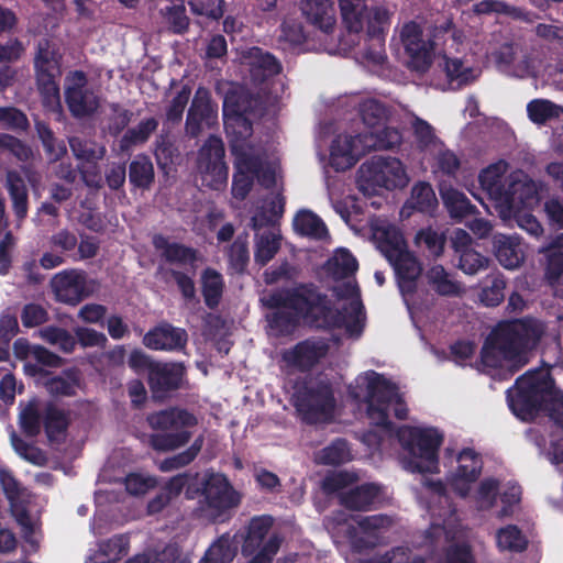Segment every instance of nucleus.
<instances>
[{
  "label": "nucleus",
  "mask_w": 563,
  "mask_h": 563,
  "mask_svg": "<svg viewBox=\"0 0 563 563\" xmlns=\"http://www.w3.org/2000/svg\"><path fill=\"white\" fill-rule=\"evenodd\" d=\"M273 523L274 519L269 515L255 516L250 520L242 543V554L244 556H251L261 549Z\"/></svg>",
  "instance_id": "obj_26"
},
{
  "label": "nucleus",
  "mask_w": 563,
  "mask_h": 563,
  "mask_svg": "<svg viewBox=\"0 0 563 563\" xmlns=\"http://www.w3.org/2000/svg\"><path fill=\"white\" fill-rule=\"evenodd\" d=\"M295 231L314 240H323L329 235L328 228L320 217L310 210H301L294 218Z\"/></svg>",
  "instance_id": "obj_36"
},
{
  "label": "nucleus",
  "mask_w": 563,
  "mask_h": 563,
  "mask_svg": "<svg viewBox=\"0 0 563 563\" xmlns=\"http://www.w3.org/2000/svg\"><path fill=\"white\" fill-rule=\"evenodd\" d=\"M457 461L460 465L456 470V477L467 483L477 481L482 472V460L478 454L473 449H463Z\"/></svg>",
  "instance_id": "obj_47"
},
{
  "label": "nucleus",
  "mask_w": 563,
  "mask_h": 563,
  "mask_svg": "<svg viewBox=\"0 0 563 563\" xmlns=\"http://www.w3.org/2000/svg\"><path fill=\"white\" fill-rule=\"evenodd\" d=\"M158 124L157 119L147 118L140 121L136 126L128 129L119 141L120 150L126 152L135 145L146 143L152 133L157 130Z\"/></svg>",
  "instance_id": "obj_37"
},
{
  "label": "nucleus",
  "mask_w": 563,
  "mask_h": 563,
  "mask_svg": "<svg viewBox=\"0 0 563 563\" xmlns=\"http://www.w3.org/2000/svg\"><path fill=\"white\" fill-rule=\"evenodd\" d=\"M236 555V549L231 544L229 537L221 536L207 550L203 563H231Z\"/></svg>",
  "instance_id": "obj_55"
},
{
  "label": "nucleus",
  "mask_w": 563,
  "mask_h": 563,
  "mask_svg": "<svg viewBox=\"0 0 563 563\" xmlns=\"http://www.w3.org/2000/svg\"><path fill=\"white\" fill-rule=\"evenodd\" d=\"M454 24L451 20L434 25L428 37L416 21L406 22L400 30V40L408 55V67L417 73H427L432 65L434 49L445 35L452 33Z\"/></svg>",
  "instance_id": "obj_9"
},
{
  "label": "nucleus",
  "mask_w": 563,
  "mask_h": 563,
  "mask_svg": "<svg viewBox=\"0 0 563 563\" xmlns=\"http://www.w3.org/2000/svg\"><path fill=\"white\" fill-rule=\"evenodd\" d=\"M19 426L22 432L29 438H35L41 433L42 415L38 410L36 399L27 401L26 405L20 404Z\"/></svg>",
  "instance_id": "obj_46"
},
{
  "label": "nucleus",
  "mask_w": 563,
  "mask_h": 563,
  "mask_svg": "<svg viewBox=\"0 0 563 563\" xmlns=\"http://www.w3.org/2000/svg\"><path fill=\"white\" fill-rule=\"evenodd\" d=\"M390 12L383 5H375L367 10L365 22L367 25L366 34L371 41L376 42L379 51L373 52L367 49L364 54L365 58L382 64L386 58L384 54L385 36L390 25Z\"/></svg>",
  "instance_id": "obj_18"
},
{
  "label": "nucleus",
  "mask_w": 563,
  "mask_h": 563,
  "mask_svg": "<svg viewBox=\"0 0 563 563\" xmlns=\"http://www.w3.org/2000/svg\"><path fill=\"white\" fill-rule=\"evenodd\" d=\"M224 156L225 148L221 137L210 135L197 154V172L203 187L221 190L227 186L229 167Z\"/></svg>",
  "instance_id": "obj_12"
},
{
  "label": "nucleus",
  "mask_w": 563,
  "mask_h": 563,
  "mask_svg": "<svg viewBox=\"0 0 563 563\" xmlns=\"http://www.w3.org/2000/svg\"><path fill=\"white\" fill-rule=\"evenodd\" d=\"M342 23L349 33L358 34L364 30L368 10L366 0H338Z\"/></svg>",
  "instance_id": "obj_31"
},
{
  "label": "nucleus",
  "mask_w": 563,
  "mask_h": 563,
  "mask_svg": "<svg viewBox=\"0 0 563 563\" xmlns=\"http://www.w3.org/2000/svg\"><path fill=\"white\" fill-rule=\"evenodd\" d=\"M153 245L157 251H161V257L168 264L194 266L198 261V252L196 249L178 242H169L164 235H155Z\"/></svg>",
  "instance_id": "obj_23"
},
{
  "label": "nucleus",
  "mask_w": 563,
  "mask_h": 563,
  "mask_svg": "<svg viewBox=\"0 0 563 563\" xmlns=\"http://www.w3.org/2000/svg\"><path fill=\"white\" fill-rule=\"evenodd\" d=\"M130 540L124 534H115L110 539L102 541L99 545V556L104 560L100 563H115L125 556L129 552Z\"/></svg>",
  "instance_id": "obj_51"
},
{
  "label": "nucleus",
  "mask_w": 563,
  "mask_h": 563,
  "mask_svg": "<svg viewBox=\"0 0 563 563\" xmlns=\"http://www.w3.org/2000/svg\"><path fill=\"white\" fill-rule=\"evenodd\" d=\"M506 280L501 274L492 276L490 284L482 288L481 302L486 307H497L505 298Z\"/></svg>",
  "instance_id": "obj_59"
},
{
  "label": "nucleus",
  "mask_w": 563,
  "mask_h": 563,
  "mask_svg": "<svg viewBox=\"0 0 563 563\" xmlns=\"http://www.w3.org/2000/svg\"><path fill=\"white\" fill-rule=\"evenodd\" d=\"M262 301L268 309H289L316 328L333 330L346 325L345 314L333 308L328 295L314 283H298L292 287L272 290Z\"/></svg>",
  "instance_id": "obj_3"
},
{
  "label": "nucleus",
  "mask_w": 563,
  "mask_h": 563,
  "mask_svg": "<svg viewBox=\"0 0 563 563\" xmlns=\"http://www.w3.org/2000/svg\"><path fill=\"white\" fill-rule=\"evenodd\" d=\"M379 249L388 262L408 252L407 244L401 232L395 228L386 229L383 232L379 241Z\"/></svg>",
  "instance_id": "obj_52"
},
{
  "label": "nucleus",
  "mask_w": 563,
  "mask_h": 563,
  "mask_svg": "<svg viewBox=\"0 0 563 563\" xmlns=\"http://www.w3.org/2000/svg\"><path fill=\"white\" fill-rule=\"evenodd\" d=\"M496 541L499 551L520 553L527 550L528 539L516 525H508L497 530Z\"/></svg>",
  "instance_id": "obj_41"
},
{
  "label": "nucleus",
  "mask_w": 563,
  "mask_h": 563,
  "mask_svg": "<svg viewBox=\"0 0 563 563\" xmlns=\"http://www.w3.org/2000/svg\"><path fill=\"white\" fill-rule=\"evenodd\" d=\"M65 102L76 119L93 115L100 108L99 97L87 88L88 78L84 70H74L66 76Z\"/></svg>",
  "instance_id": "obj_13"
},
{
  "label": "nucleus",
  "mask_w": 563,
  "mask_h": 563,
  "mask_svg": "<svg viewBox=\"0 0 563 563\" xmlns=\"http://www.w3.org/2000/svg\"><path fill=\"white\" fill-rule=\"evenodd\" d=\"M488 257L482 255L474 249L463 251L459 254V268L467 275H475L488 267Z\"/></svg>",
  "instance_id": "obj_64"
},
{
  "label": "nucleus",
  "mask_w": 563,
  "mask_h": 563,
  "mask_svg": "<svg viewBox=\"0 0 563 563\" xmlns=\"http://www.w3.org/2000/svg\"><path fill=\"white\" fill-rule=\"evenodd\" d=\"M389 263L395 269L401 292L413 294L417 289V279L422 272L418 260L408 251Z\"/></svg>",
  "instance_id": "obj_24"
},
{
  "label": "nucleus",
  "mask_w": 563,
  "mask_h": 563,
  "mask_svg": "<svg viewBox=\"0 0 563 563\" xmlns=\"http://www.w3.org/2000/svg\"><path fill=\"white\" fill-rule=\"evenodd\" d=\"M474 11L478 14H504L514 20H519L527 23H532L536 19V14L533 12L499 0H483L475 4Z\"/></svg>",
  "instance_id": "obj_35"
},
{
  "label": "nucleus",
  "mask_w": 563,
  "mask_h": 563,
  "mask_svg": "<svg viewBox=\"0 0 563 563\" xmlns=\"http://www.w3.org/2000/svg\"><path fill=\"white\" fill-rule=\"evenodd\" d=\"M200 282L205 305L211 310L218 308L224 291L223 276L214 268L207 267L201 273Z\"/></svg>",
  "instance_id": "obj_34"
},
{
  "label": "nucleus",
  "mask_w": 563,
  "mask_h": 563,
  "mask_svg": "<svg viewBox=\"0 0 563 563\" xmlns=\"http://www.w3.org/2000/svg\"><path fill=\"white\" fill-rule=\"evenodd\" d=\"M280 249L279 239L272 232L256 234L254 261L260 266L271 262Z\"/></svg>",
  "instance_id": "obj_50"
},
{
  "label": "nucleus",
  "mask_w": 563,
  "mask_h": 563,
  "mask_svg": "<svg viewBox=\"0 0 563 563\" xmlns=\"http://www.w3.org/2000/svg\"><path fill=\"white\" fill-rule=\"evenodd\" d=\"M10 441L15 453L20 455L23 460L37 466H42L45 464L46 457L43 451L40 448L27 443L14 431H12L10 435Z\"/></svg>",
  "instance_id": "obj_58"
},
{
  "label": "nucleus",
  "mask_w": 563,
  "mask_h": 563,
  "mask_svg": "<svg viewBox=\"0 0 563 563\" xmlns=\"http://www.w3.org/2000/svg\"><path fill=\"white\" fill-rule=\"evenodd\" d=\"M30 123L26 114L15 107H0V126L7 130L25 131Z\"/></svg>",
  "instance_id": "obj_63"
},
{
  "label": "nucleus",
  "mask_w": 563,
  "mask_h": 563,
  "mask_svg": "<svg viewBox=\"0 0 563 563\" xmlns=\"http://www.w3.org/2000/svg\"><path fill=\"white\" fill-rule=\"evenodd\" d=\"M147 383L153 397L166 399L187 383V368L181 362H157L151 367Z\"/></svg>",
  "instance_id": "obj_14"
},
{
  "label": "nucleus",
  "mask_w": 563,
  "mask_h": 563,
  "mask_svg": "<svg viewBox=\"0 0 563 563\" xmlns=\"http://www.w3.org/2000/svg\"><path fill=\"white\" fill-rule=\"evenodd\" d=\"M253 97L244 89H229L223 99V117L252 112Z\"/></svg>",
  "instance_id": "obj_44"
},
{
  "label": "nucleus",
  "mask_w": 563,
  "mask_h": 563,
  "mask_svg": "<svg viewBox=\"0 0 563 563\" xmlns=\"http://www.w3.org/2000/svg\"><path fill=\"white\" fill-rule=\"evenodd\" d=\"M300 10L306 20L325 34H331L336 24L331 0H301Z\"/></svg>",
  "instance_id": "obj_21"
},
{
  "label": "nucleus",
  "mask_w": 563,
  "mask_h": 563,
  "mask_svg": "<svg viewBox=\"0 0 563 563\" xmlns=\"http://www.w3.org/2000/svg\"><path fill=\"white\" fill-rule=\"evenodd\" d=\"M250 262L246 238L238 236L229 250V263L236 273H244Z\"/></svg>",
  "instance_id": "obj_60"
},
{
  "label": "nucleus",
  "mask_w": 563,
  "mask_h": 563,
  "mask_svg": "<svg viewBox=\"0 0 563 563\" xmlns=\"http://www.w3.org/2000/svg\"><path fill=\"white\" fill-rule=\"evenodd\" d=\"M231 154L234 156V169L243 174L260 176L263 162L260 156L246 151L245 145L232 142L230 144Z\"/></svg>",
  "instance_id": "obj_42"
},
{
  "label": "nucleus",
  "mask_w": 563,
  "mask_h": 563,
  "mask_svg": "<svg viewBox=\"0 0 563 563\" xmlns=\"http://www.w3.org/2000/svg\"><path fill=\"white\" fill-rule=\"evenodd\" d=\"M544 254V278L554 286L563 277V233L542 247Z\"/></svg>",
  "instance_id": "obj_27"
},
{
  "label": "nucleus",
  "mask_w": 563,
  "mask_h": 563,
  "mask_svg": "<svg viewBox=\"0 0 563 563\" xmlns=\"http://www.w3.org/2000/svg\"><path fill=\"white\" fill-rule=\"evenodd\" d=\"M382 486L376 483H363L339 494V503L345 509L369 511L379 503Z\"/></svg>",
  "instance_id": "obj_20"
},
{
  "label": "nucleus",
  "mask_w": 563,
  "mask_h": 563,
  "mask_svg": "<svg viewBox=\"0 0 563 563\" xmlns=\"http://www.w3.org/2000/svg\"><path fill=\"white\" fill-rule=\"evenodd\" d=\"M294 389L292 405L303 423L317 426L333 421L336 399L331 382L310 377L297 383Z\"/></svg>",
  "instance_id": "obj_5"
},
{
  "label": "nucleus",
  "mask_w": 563,
  "mask_h": 563,
  "mask_svg": "<svg viewBox=\"0 0 563 563\" xmlns=\"http://www.w3.org/2000/svg\"><path fill=\"white\" fill-rule=\"evenodd\" d=\"M307 36L302 23L296 19H286L280 25L279 41L296 47L305 43Z\"/></svg>",
  "instance_id": "obj_62"
},
{
  "label": "nucleus",
  "mask_w": 563,
  "mask_h": 563,
  "mask_svg": "<svg viewBox=\"0 0 563 563\" xmlns=\"http://www.w3.org/2000/svg\"><path fill=\"white\" fill-rule=\"evenodd\" d=\"M7 189L12 201V209L18 220H23L29 210V192L25 181L16 170L7 173Z\"/></svg>",
  "instance_id": "obj_29"
},
{
  "label": "nucleus",
  "mask_w": 563,
  "mask_h": 563,
  "mask_svg": "<svg viewBox=\"0 0 563 563\" xmlns=\"http://www.w3.org/2000/svg\"><path fill=\"white\" fill-rule=\"evenodd\" d=\"M70 424L69 411L57 407L54 402L46 404L43 411V427L51 443H62Z\"/></svg>",
  "instance_id": "obj_25"
},
{
  "label": "nucleus",
  "mask_w": 563,
  "mask_h": 563,
  "mask_svg": "<svg viewBox=\"0 0 563 563\" xmlns=\"http://www.w3.org/2000/svg\"><path fill=\"white\" fill-rule=\"evenodd\" d=\"M155 180V170L151 157L137 154L129 165V183L135 189L148 190Z\"/></svg>",
  "instance_id": "obj_32"
},
{
  "label": "nucleus",
  "mask_w": 563,
  "mask_h": 563,
  "mask_svg": "<svg viewBox=\"0 0 563 563\" xmlns=\"http://www.w3.org/2000/svg\"><path fill=\"white\" fill-rule=\"evenodd\" d=\"M360 114L366 126L375 128L388 118L389 111L383 102L367 99L360 104Z\"/></svg>",
  "instance_id": "obj_56"
},
{
  "label": "nucleus",
  "mask_w": 563,
  "mask_h": 563,
  "mask_svg": "<svg viewBox=\"0 0 563 563\" xmlns=\"http://www.w3.org/2000/svg\"><path fill=\"white\" fill-rule=\"evenodd\" d=\"M443 69L446 75L448 81L454 88H462L474 81L475 76L472 67L465 66L460 58H451L446 55L443 56Z\"/></svg>",
  "instance_id": "obj_45"
},
{
  "label": "nucleus",
  "mask_w": 563,
  "mask_h": 563,
  "mask_svg": "<svg viewBox=\"0 0 563 563\" xmlns=\"http://www.w3.org/2000/svg\"><path fill=\"white\" fill-rule=\"evenodd\" d=\"M218 121V106L212 102L210 92L205 88H198L191 101L186 118V133L190 137H197L203 125L211 128Z\"/></svg>",
  "instance_id": "obj_17"
},
{
  "label": "nucleus",
  "mask_w": 563,
  "mask_h": 563,
  "mask_svg": "<svg viewBox=\"0 0 563 563\" xmlns=\"http://www.w3.org/2000/svg\"><path fill=\"white\" fill-rule=\"evenodd\" d=\"M203 435L197 437L188 449L161 461L158 464V470L161 472L167 473L189 465L196 460V457L200 453L203 446Z\"/></svg>",
  "instance_id": "obj_43"
},
{
  "label": "nucleus",
  "mask_w": 563,
  "mask_h": 563,
  "mask_svg": "<svg viewBox=\"0 0 563 563\" xmlns=\"http://www.w3.org/2000/svg\"><path fill=\"white\" fill-rule=\"evenodd\" d=\"M223 118L224 129L228 136H233V139H231L229 143L231 144L232 142H236L239 144H243L244 146L246 140L251 137L253 134V123L247 118V114L229 115Z\"/></svg>",
  "instance_id": "obj_49"
},
{
  "label": "nucleus",
  "mask_w": 563,
  "mask_h": 563,
  "mask_svg": "<svg viewBox=\"0 0 563 563\" xmlns=\"http://www.w3.org/2000/svg\"><path fill=\"white\" fill-rule=\"evenodd\" d=\"M78 385V375L76 369H66L63 375H56L48 378L44 386L49 395L58 397H71L76 394V386Z\"/></svg>",
  "instance_id": "obj_48"
},
{
  "label": "nucleus",
  "mask_w": 563,
  "mask_h": 563,
  "mask_svg": "<svg viewBox=\"0 0 563 563\" xmlns=\"http://www.w3.org/2000/svg\"><path fill=\"white\" fill-rule=\"evenodd\" d=\"M428 284L440 296L453 297L461 294V286L452 280L442 265L431 266L426 274Z\"/></svg>",
  "instance_id": "obj_38"
},
{
  "label": "nucleus",
  "mask_w": 563,
  "mask_h": 563,
  "mask_svg": "<svg viewBox=\"0 0 563 563\" xmlns=\"http://www.w3.org/2000/svg\"><path fill=\"white\" fill-rule=\"evenodd\" d=\"M543 333V323L534 318L500 321L482 345L481 363L485 367L499 368L503 362H508L511 374H515L527 364L528 353L539 344Z\"/></svg>",
  "instance_id": "obj_2"
},
{
  "label": "nucleus",
  "mask_w": 563,
  "mask_h": 563,
  "mask_svg": "<svg viewBox=\"0 0 563 563\" xmlns=\"http://www.w3.org/2000/svg\"><path fill=\"white\" fill-rule=\"evenodd\" d=\"M506 396L509 408L520 419H532L542 411L563 429V391L555 387L549 372H527L516 379Z\"/></svg>",
  "instance_id": "obj_4"
},
{
  "label": "nucleus",
  "mask_w": 563,
  "mask_h": 563,
  "mask_svg": "<svg viewBox=\"0 0 563 563\" xmlns=\"http://www.w3.org/2000/svg\"><path fill=\"white\" fill-rule=\"evenodd\" d=\"M51 287L57 301L71 306L78 305L93 291L89 287L87 274L75 268L55 274L51 280Z\"/></svg>",
  "instance_id": "obj_16"
},
{
  "label": "nucleus",
  "mask_w": 563,
  "mask_h": 563,
  "mask_svg": "<svg viewBox=\"0 0 563 563\" xmlns=\"http://www.w3.org/2000/svg\"><path fill=\"white\" fill-rule=\"evenodd\" d=\"M440 195L450 217L456 221L477 212L466 195L453 187L441 188Z\"/></svg>",
  "instance_id": "obj_33"
},
{
  "label": "nucleus",
  "mask_w": 563,
  "mask_h": 563,
  "mask_svg": "<svg viewBox=\"0 0 563 563\" xmlns=\"http://www.w3.org/2000/svg\"><path fill=\"white\" fill-rule=\"evenodd\" d=\"M336 297L339 299H351L347 308H345V324L343 328L351 334L355 332L356 327L360 325V314L363 312V303L360 299V289L356 284L344 283L342 286L338 287L335 290Z\"/></svg>",
  "instance_id": "obj_28"
},
{
  "label": "nucleus",
  "mask_w": 563,
  "mask_h": 563,
  "mask_svg": "<svg viewBox=\"0 0 563 563\" xmlns=\"http://www.w3.org/2000/svg\"><path fill=\"white\" fill-rule=\"evenodd\" d=\"M373 136L369 132L355 135L338 136L331 144V164L338 170L354 166L357 161L374 151Z\"/></svg>",
  "instance_id": "obj_15"
},
{
  "label": "nucleus",
  "mask_w": 563,
  "mask_h": 563,
  "mask_svg": "<svg viewBox=\"0 0 563 563\" xmlns=\"http://www.w3.org/2000/svg\"><path fill=\"white\" fill-rule=\"evenodd\" d=\"M407 181L405 167L396 157L375 156L358 169L357 184L364 194L375 195L379 189L402 188Z\"/></svg>",
  "instance_id": "obj_11"
},
{
  "label": "nucleus",
  "mask_w": 563,
  "mask_h": 563,
  "mask_svg": "<svg viewBox=\"0 0 563 563\" xmlns=\"http://www.w3.org/2000/svg\"><path fill=\"white\" fill-rule=\"evenodd\" d=\"M197 511L212 523L231 519L232 510L241 504V494L234 489L224 474H207L199 489Z\"/></svg>",
  "instance_id": "obj_7"
},
{
  "label": "nucleus",
  "mask_w": 563,
  "mask_h": 563,
  "mask_svg": "<svg viewBox=\"0 0 563 563\" xmlns=\"http://www.w3.org/2000/svg\"><path fill=\"white\" fill-rule=\"evenodd\" d=\"M446 238L444 233L439 232L431 227L420 229L416 236L415 243L417 246H424L429 254L433 257L442 255Z\"/></svg>",
  "instance_id": "obj_54"
},
{
  "label": "nucleus",
  "mask_w": 563,
  "mask_h": 563,
  "mask_svg": "<svg viewBox=\"0 0 563 563\" xmlns=\"http://www.w3.org/2000/svg\"><path fill=\"white\" fill-rule=\"evenodd\" d=\"M411 207L420 212H430L437 205V197L430 184L420 181L412 187Z\"/></svg>",
  "instance_id": "obj_57"
},
{
  "label": "nucleus",
  "mask_w": 563,
  "mask_h": 563,
  "mask_svg": "<svg viewBox=\"0 0 563 563\" xmlns=\"http://www.w3.org/2000/svg\"><path fill=\"white\" fill-rule=\"evenodd\" d=\"M366 379L365 402L371 423L387 433L396 431L399 443L410 454L408 468L412 473H438L439 449L443 442V434L435 428L401 426L396 429L389 419L391 407L397 419L408 418V407L397 385L374 371L369 372Z\"/></svg>",
  "instance_id": "obj_1"
},
{
  "label": "nucleus",
  "mask_w": 563,
  "mask_h": 563,
  "mask_svg": "<svg viewBox=\"0 0 563 563\" xmlns=\"http://www.w3.org/2000/svg\"><path fill=\"white\" fill-rule=\"evenodd\" d=\"M478 183L503 214L517 212L531 198V187L512 177L506 179L499 164H490L481 170Z\"/></svg>",
  "instance_id": "obj_8"
},
{
  "label": "nucleus",
  "mask_w": 563,
  "mask_h": 563,
  "mask_svg": "<svg viewBox=\"0 0 563 563\" xmlns=\"http://www.w3.org/2000/svg\"><path fill=\"white\" fill-rule=\"evenodd\" d=\"M63 56L52 42L42 38L35 47L33 67L37 90L45 107L60 104L59 85L57 79L62 75Z\"/></svg>",
  "instance_id": "obj_10"
},
{
  "label": "nucleus",
  "mask_w": 563,
  "mask_h": 563,
  "mask_svg": "<svg viewBox=\"0 0 563 563\" xmlns=\"http://www.w3.org/2000/svg\"><path fill=\"white\" fill-rule=\"evenodd\" d=\"M358 268L356 257L346 249H340L327 262L328 273L335 279H344L354 275Z\"/></svg>",
  "instance_id": "obj_39"
},
{
  "label": "nucleus",
  "mask_w": 563,
  "mask_h": 563,
  "mask_svg": "<svg viewBox=\"0 0 563 563\" xmlns=\"http://www.w3.org/2000/svg\"><path fill=\"white\" fill-rule=\"evenodd\" d=\"M146 421L151 429L158 431L148 437L151 448L157 452L176 451L188 444L192 438L188 428L198 424L194 413L178 407L150 413Z\"/></svg>",
  "instance_id": "obj_6"
},
{
  "label": "nucleus",
  "mask_w": 563,
  "mask_h": 563,
  "mask_svg": "<svg viewBox=\"0 0 563 563\" xmlns=\"http://www.w3.org/2000/svg\"><path fill=\"white\" fill-rule=\"evenodd\" d=\"M493 246L496 258L505 268L515 269L522 264L525 252L519 236L496 234L493 238Z\"/></svg>",
  "instance_id": "obj_22"
},
{
  "label": "nucleus",
  "mask_w": 563,
  "mask_h": 563,
  "mask_svg": "<svg viewBox=\"0 0 563 563\" xmlns=\"http://www.w3.org/2000/svg\"><path fill=\"white\" fill-rule=\"evenodd\" d=\"M350 460V446L345 439L338 438L323 448L318 461L323 465H341Z\"/></svg>",
  "instance_id": "obj_53"
},
{
  "label": "nucleus",
  "mask_w": 563,
  "mask_h": 563,
  "mask_svg": "<svg viewBox=\"0 0 563 563\" xmlns=\"http://www.w3.org/2000/svg\"><path fill=\"white\" fill-rule=\"evenodd\" d=\"M373 136L374 151H393L402 142V135L396 128L385 126L380 131H369Z\"/></svg>",
  "instance_id": "obj_61"
},
{
  "label": "nucleus",
  "mask_w": 563,
  "mask_h": 563,
  "mask_svg": "<svg viewBox=\"0 0 563 563\" xmlns=\"http://www.w3.org/2000/svg\"><path fill=\"white\" fill-rule=\"evenodd\" d=\"M325 347L309 340L297 343L286 360L294 366L307 371L312 368L324 355Z\"/></svg>",
  "instance_id": "obj_30"
},
{
  "label": "nucleus",
  "mask_w": 563,
  "mask_h": 563,
  "mask_svg": "<svg viewBox=\"0 0 563 563\" xmlns=\"http://www.w3.org/2000/svg\"><path fill=\"white\" fill-rule=\"evenodd\" d=\"M528 118L538 125L559 119L563 114V107L548 99H533L527 104Z\"/></svg>",
  "instance_id": "obj_40"
},
{
  "label": "nucleus",
  "mask_w": 563,
  "mask_h": 563,
  "mask_svg": "<svg viewBox=\"0 0 563 563\" xmlns=\"http://www.w3.org/2000/svg\"><path fill=\"white\" fill-rule=\"evenodd\" d=\"M187 342V331L168 322L154 327L143 338L144 345L155 351L178 352L186 347Z\"/></svg>",
  "instance_id": "obj_19"
}]
</instances>
